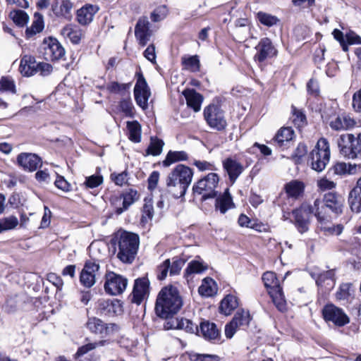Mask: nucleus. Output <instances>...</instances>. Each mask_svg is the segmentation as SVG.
<instances>
[{
	"label": "nucleus",
	"mask_w": 361,
	"mask_h": 361,
	"mask_svg": "<svg viewBox=\"0 0 361 361\" xmlns=\"http://www.w3.org/2000/svg\"><path fill=\"white\" fill-rule=\"evenodd\" d=\"M103 183V177L99 175H92L86 178L85 185L87 188H94Z\"/></svg>",
	"instance_id": "e2e57ef3"
},
{
	"label": "nucleus",
	"mask_w": 361,
	"mask_h": 361,
	"mask_svg": "<svg viewBox=\"0 0 361 361\" xmlns=\"http://www.w3.org/2000/svg\"><path fill=\"white\" fill-rule=\"evenodd\" d=\"M183 64L185 69L192 72H197L200 70V61L197 56L183 58Z\"/></svg>",
	"instance_id": "603ef678"
},
{
	"label": "nucleus",
	"mask_w": 361,
	"mask_h": 361,
	"mask_svg": "<svg viewBox=\"0 0 361 361\" xmlns=\"http://www.w3.org/2000/svg\"><path fill=\"white\" fill-rule=\"evenodd\" d=\"M330 159V147L326 139L321 138L310 153L308 163L313 170L322 171Z\"/></svg>",
	"instance_id": "39448f33"
},
{
	"label": "nucleus",
	"mask_w": 361,
	"mask_h": 361,
	"mask_svg": "<svg viewBox=\"0 0 361 361\" xmlns=\"http://www.w3.org/2000/svg\"><path fill=\"white\" fill-rule=\"evenodd\" d=\"M73 7V4L70 0H51V9L59 18L71 19Z\"/></svg>",
	"instance_id": "2eb2a0df"
},
{
	"label": "nucleus",
	"mask_w": 361,
	"mask_h": 361,
	"mask_svg": "<svg viewBox=\"0 0 361 361\" xmlns=\"http://www.w3.org/2000/svg\"><path fill=\"white\" fill-rule=\"evenodd\" d=\"M322 201L324 206L333 212L337 214L342 213L343 200L336 193L329 192L325 194L324 200Z\"/></svg>",
	"instance_id": "a878e982"
},
{
	"label": "nucleus",
	"mask_w": 361,
	"mask_h": 361,
	"mask_svg": "<svg viewBox=\"0 0 361 361\" xmlns=\"http://www.w3.org/2000/svg\"><path fill=\"white\" fill-rule=\"evenodd\" d=\"M190 361H219V357L212 354H190Z\"/></svg>",
	"instance_id": "4d7b16f0"
},
{
	"label": "nucleus",
	"mask_w": 361,
	"mask_h": 361,
	"mask_svg": "<svg viewBox=\"0 0 361 361\" xmlns=\"http://www.w3.org/2000/svg\"><path fill=\"white\" fill-rule=\"evenodd\" d=\"M223 166L228 173L230 180L233 183L243 171V165L236 159L228 157L223 161Z\"/></svg>",
	"instance_id": "5701e85b"
},
{
	"label": "nucleus",
	"mask_w": 361,
	"mask_h": 361,
	"mask_svg": "<svg viewBox=\"0 0 361 361\" xmlns=\"http://www.w3.org/2000/svg\"><path fill=\"white\" fill-rule=\"evenodd\" d=\"M18 163L23 169L34 171L42 164L40 157L35 154L21 153L18 156Z\"/></svg>",
	"instance_id": "f3484780"
},
{
	"label": "nucleus",
	"mask_w": 361,
	"mask_h": 361,
	"mask_svg": "<svg viewBox=\"0 0 361 361\" xmlns=\"http://www.w3.org/2000/svg\"><path fill=\"white\" fill-rule=\"evenodd\" d=\"M188 159V154L185 151H169L163 161L164 166H169L172 164Z\"/></svg>",
	"instance_id": "4c0bfd02"
},
{
	"label": "nucleus",
	"mask_w": 361,
	"mask_h": 361,
	"mask_svg": "<svg viewBox=\"0 0 361 361\" xmlns=\"http://www.w3.org/2000/svg\"><path fill=\"white\" fill-rule=\"evenodd\" d=\"M111 178V180L119 186H123L127 183V173L125 171L118 174L112 173Z\"/></svg>",
	"instance_id": "774afa93"
},
{
	"label": "nucleus",
	"mask_w": 361,
	"mask_h": 361,
	"mask_svg": "<svg viewBox=\"0 0 361 361\" xmlns=\"http://www.w3.org/2000/svg\"><path fill=\"white\" fill-rule=\"evenodd\" d=\"M45 54L51 60H58L64 56L65 49L57 39L49 38L48 41H45Z\"/></svg>",
	"instance_id": "412c9836"
},
{
	"label": "nucleus",
	"mask_w": 361,
	"mask_h": 361,
	"mask_svg": "<svg viewBox=\"0 0 361 361\" xmlns=\"http://www.w3.org/2000/svg\"><path fill=\"white\" fill-rule=\"evenodd\" d=\"M128 279L121 275L114 272H109L106 274L104 289L106 292L112 295L122 293L126 288Z\"/></svg>",
	"instance_id": "9d476101"
},
{
	"label": "nucleus",
	"mask_w": 361,
	"mask_h": 361,
	"mask_svg": "<svg viewBox=\"0 0 361 361\" xmlns=\"http://www.w3.org/2000/svg\"><path fill=\"white\" fill-rule=\"evenodd\" d=\"M200 331L203 336L209 340H214L219 336L216 324L209 322H203L200 324Z\"/></svg>",
	"instance_id": "e433bc0d"
},
{
	"label": "nucleus",
	"mask_w": 361,
	"mask_h": 361,
	"mask_svg": "<svg viewBox=\"0 0 361 361\" xmlns=\"http://www.w3.org/2000/svg\"><path fill=\"white\" fill-rule=\"evenodd\" d=\"M99 269V264L91 260L87 261L80 274V283L86 288L93 286L96 283V275Z\"/></svg>",
	"instance_id": "f8f14e48"
},
{
	"label": "nucleus",
	"mask_w": 361,
	"mask_h": 361,
	"mask_svg": "<svg viewBox=\"0 0 361 361\" xmlns=\"http://www.w3.org/2000/svg\"><path fill=\"white\" fill-rule=\"evenodd\" d=\"M269 294L272 298V301L276 307L280 311H284L286 310V300L281 287L276 290H269Z\"/></svg>",
	"instance_id": "a19ab883"
},
{
	"label": "nucleus",
	"mask_w": 361,
	"mask_h": 361,
	"mask_svg": "<svg viewBox=\"0 0 361 361\" xmlns=\"http://www.w3.org/2000/svg\"><path fill=\"white\" fill-rule=\"evenodd\" d=\"M137 80L134 87L135 99L137 104L145 110L148 108V100L151 92L142 73H137Z\"/></svg>",
	"instance_id": "1a4fd4ad"
},
{
	"label": "nucleus",
	"mask_w": 361,
	"mask_h": 361,
	"mask_svg": "<svg viewBox=\"0 0 361 361\" xmlns=\"http://www.w3.org/2000/svg\"><path fill=\"white\" fill-rule=\"evenodd\" d=\"M257 18L262 24L267 26H272L278 22L276 16L263 12L257 13Z\"/></svg>",
	"instance_id": "6e6d98bb"
},
{
	"label": "nucleus",
	"mask_w": 361,
	"mask_h": 361,
	"mask_svg": "<svg viewBox=\"0 0 361 361\" xmlns=\"http://www.w3.org/2000/svg\"><path fill=\"white\" fill-rule=\"evenodd\" d=\"M219 181V176L215 173H210L193 185L192 192L194 195H201L202 200L214 198L216 196V188Z\"/></svg>",
	"instance_id": "423d86ee"
},
{
	"label": "nucleus",
	"mask_w": 361,
	"mask_h": 361,
	"mask_svg": "<svg viewBox=\"0 0 361 361\" xmlns=\"http://www.w3.org/2000/svg\"><path fill=\"white\" fill-rule=\"evenodd\" d=\"M168 15V8L166 6H160L156 8L151 13V19L154 22L164 20Z\"/></svg>",
	"instance_id": "5fc2aeb1"
},
{
	"label": "nucleus",
	"mask_w": 361,
	"mask_h": 361,
	"mask_svg": "<svg viewBox=\"0 0 361 361\" xmlns=\"http://www.w3.org/2000/svg\"><path fill=\"white\" fill-rule=\"evenodd\" d=\"M87 329L92 333L98 334H109L114 331L118 330V326L115 324H104L101 319L92 317L86 324Z\"/></svg>",
	"instance_id": "4468645a"
},
{
	"label": "nucleus",
	"mask_w": 361,
	"mask_h": 361,
	"mask_svg": "<svg viewBox=\"0 0 361 361\" xmlns=\"http://www.w3.org/2000/svg\"><path fill=\"white\" fill-rule=\"evenodd\" d=\"M98 308L102 313L111 316L121 314L123 312L122 304L118 300H99Z\"/></svg>",
	"instance_id": "aec40b11"
},
{
	"label": "nucleus",
	"mask_w": 361,
	"mask_h": 361,
	"mask_svg": "<svg viewBox=\"0 0 361 361\" xmlns=\"http://www.w3.org/2000/svg\"><path fill=\"white\" fill-rule=\"evenodd\" d=\"M164 145V142L161 140L157 137H151L150 143L147 149V154L158 156L161 153Z\"/></svg>",
	"instance_id": "49530a36"
},
{
	"label": "nucleus",
	"mask_w": 361,
	"mask_h": 361,
	"mask_svg": "<svg viewBox=\"0 0 361 361\" xmlns=\"http://www.w3.org/2000/svg\"><path fill=\"white\" fill-rule=\"evenodd\" d=\"M126 127L128 130V138L130 141L138 143L141 141L142 128L137 121H127Z\"/></svg>",
	"instance_id": "72a5a7b5"
},
{
	"label": "nucleus",
	"mask_w": 361,
	"mask_h": 361,
	"mask_svg": "<svg viewBox=\"0 0 361 361\" xmlns=\"http://www.w3.org/2000/svg\"><path fill=\"white\" fill-rule=\"evenodd\" d=\"M265 287L269 290H276L281 288L279 281L276 278V274L272 271H267L262 276Z\"/></svg>",
	"instance_id": "37998d69"
},
{
	"label": "nucleus",
	"mask_w": 361,
	"mask_h": 361,
	"mask_svg": "<svg viewBox=\"0 0 361 361\" xmlns=\"http://www.w3.org/2000/svg\"><path fill=\"white\" fill-rule=\"evenodd\" d=\"M139 199V195L137 191L133 189H130L128 191L123 192L121 197L120 200H122V207L116 208V213L118 214H122L125 210L128 209V208L135 202Z\"/></svg>",
	"instance_id": "7c9ffc66"
},
{
	"label": "nucleus",
	"mask_w": 361,
	"mask_h": 361,
	"mask_svg": "<svg viewBox=\"0 0 361 361\" xmlns=\"http://www.w3.org/2000/svg\"><path fill=\"white\" fill-rule=\"evenodd\" d=\"M149 23L146 17L140 18L135 27V35L139 44L145 46L149 40L152 32L149 27Z\"/></svg>",
	"instance_id": "dca6fc26"
},
{
	"label": "nucleus",
	"mask_w": 361,
	"mask_h": 361,
	"mask_svg": "<svg viewBox=\"0 0 361 361\" xmlns=\"http://www.w3.org/2000/svg\"><path fill=\"white\" fill-rule=\"evenodd\" d=\"M293 135L294 131L291 128H281L275 136V142L279 146H283L285 142H288L293 139Z\"/></svg>",
	"instance_id": "79ce46f5"
},
{
	"label": "nucleus",
	"mask_w": 361,
	"mask_h": 361,
	"mask_svg": "<svg viewBox=\"0 0 361 361\" xmlns=\"http://www.w3.org/2000/svg\"><path fill=\"white\" fill-rule=\"evenodd\" d=\"M149 281L146 277L139 278L135 280L132 302L140 305L149 295Z\"/></svg>",
	"instance_id": "ddd939ff"
},
{
	"label": "nucleus",
	"mask_w": 361,
	"mask_h": 361,
	"mask_svg": "<svg viewBox=\"0 0 361 361\" xmlns=\"http://www.w3.org/2000/svg\"><path fill=\"white\" fill-rule=\"evenodd\" d=\"M37 63L34 56L24 55L20 61V71L24 76H31L36 73Z\"/></svg>",
	"instance_id": "cd10ccee"
},
{
	"label": "nucleus",
	"mask_w": 361,
	"mask_h": 361,
	"mask_svg": "<svg viewBox=\"0 0 361 361\" xmlns=\"http://www.w3.org/2000/svg\"><path fill=\"white\" fill-rule=\"evenodd\" d=\"M182 305V298L178 289L172 286H169L163 288L159 293L155 310L159 317L168 319L176 314Z\"/></svg>",
	"instance_id": "f257e3e1"
},
{
	"label": "nucleus",
	"mask_w": 361,
	"mask_h": 361,
	"mask_svg": "<svg viewBox=\"0 0 361 361\" xmlns=\"http://www.w3.org/2000/svg\"><path fill=\"white\" fill-rule=\"evenodd\" d=\"M337 143L341 154L345 158H361V133L356 136L351 133L341 135Z\"/></svg>",
	"instance_id": "20e7f679"
},
{
	"label": "nucleus",
	"mask_w": 361,
	"mask_h": 361,
	"mask_svg": "<svg viewBox=\"0 0 361 361\" xmlns=\"http://www.w3.org/2000/svg\"><path fill=\"white\" fill-rule=\"evenodd\" d=\"M193 177L192 169L183 164L177 165L169 173L166 180L167 190L175 198L183 197Z\"/></svg>",
	"instance_id": "f03ea898"
},
{
	"label": "nucleus",
	"mask_w": 361,
	"mask_h": 361,
	"mask_svg": "<svg viewBox=\"0 0 361 361\" xmlns=\"http://www.w3.org/2000/svg\"><path fill=\"white\" fill-rule=\"evenodd\" d=\"M54 184L56 188L64 191L68 192L71 190V185L70 183L61 176H58Z\"/></svg>",
	"instance_id": "69168bd1"
},
{
	"label": "nucleus",
	"mask_w": 361,
	"mask_h": 361,
	"mask_svg": "<svg viewBox=\"0 0 361 361\" xmlns=\"http://www.w3.org/2000/svg\"><path fill=\"white\" fill-rule=\"evenodd\" d=\"M119 109L126 117H135V110L130 98L122 99L119 103Z\"/></svg>",
	"instance_id": "de8ad7c7"
},
{
	"label": "nucleus",
	"mask_w": 361,
	"mask_h": 361,
	"mask_svg": "<svg viewBox=\"0 0 361 361\" xmlns=\"http://www.w3.org/2000/svg\"><path fill=\"white\" fill-rule=\"evenodd\" d=\"M319 228L321 231L324 233L326 235H340L343 230V226L341 224L338 225H332V226H327L326 225V223L320 224Z\"/></svg>",
	"instance_id": "864d4df0"
},
{
	"label": "nucleus",
	"mask_w": 361,
	"mask_h": 361,
	"mask_svg": "<svg viewBox=\"0 0 361 361\" xmlns=\"http://www.w3.org/2000/svg\"><path fill=\"white\" fill-rule=\"evenodd\" d=\"M354 289L351 283H346L340 286L338 291L336 293V298L338 300H349L353 298Z\"/></svg>",
	"instance_id": "ea45409f"
},
{
	"label": "nucleus",
	"mask_w": 361,
	"mask_h": 361,
	"mask_svg": "<svg viewBox=\"0 0 361 361\" xmlns=\"http://www.w3.org/2000/svg\"><path fill=\"white\" fill-rule=\"evenodd\" d=\"M235 207L232 197L229 193L228 188L226 189L224 193L219 195L215 200L214 208L221 214H225L231 209Z\"/></svg>",
	"instance_id": "393cba45"
},
{
	"label": "nucleus",
	"mask_w": 361,
	"mask_h": 361,
	"mask_svg": "<svg viewBox=\"0 0 361 361\" xmlns=\"http://www.w3.org/2000/svg\"><path fill=\"white\" fill-rule=\"evenodd\" d=\"M185 264L184 260L179 257H174L172 259V262H170L169 274L171 276L179 274L182 267Z\"/></svg>",
	"instance_id": "13d9d810"
},
{
	"label": "nucleus",
	"mask_w": 361,
	"mask_h": 361,
	"mask_svg": "<svg viewBox=\"0 0 361 361\" xmlns=\"http://www.w3.org/2000/svg\"><path fill=\"white\" fill-rule=\"evenodd\" d=\"M204 116L207 124L218 130H224L226 126V121L224 112L216 105H209L204 110Z\"/></svg>",
	"instance_id": "6e6552de"
},
{
	"label": "nucleus",
	"mask_w": 361,
	"mask_h": 361,
	"mask_svg": "<svg viewBox=\"0 0 361 361\" xmlns=\"http://www.w3.org/2000/svg\"><path fill=\"white\" fill-rule=\"evenodd\" d=\"M18 224V219L15 216L0 219V233L16 228Z\"/></svg>",
	"instance_id": "c03bdc74"
},
{
	"label": "nucleus",
	"mask_w": 361,
	"mask_h": 361,
	"mask_svg": "<svg viewBox=\"0 0 361 361\" xmlns=\"http://www.w3.org/2000/svg\"><path fill=\"white\" fill-rule=\"evenodd\" d=\"M106 341H100L98 343H88L85 345L81 346L78 348L77 353H75V357H79L85 353H88L89 351L94 349L99 345H104Z\"/></svg>",
	"instance_id": "bf43d9fd"
},
{
	"label": "nucleus",
	"mask_w": 361,
	"mask_h": 361,
	"mask_svg": "<svg viewBox=\"0 0 361 361\" xmlns=\"http://www.w3.org/2000/svg\"><path fill=\"white\" fill-rule=\"evenodd\" d=\"M313 212L312 207L308 204H302L299 208L293 211L294 224L300 233H304L309 230L310 218Z\"/></svg>",
	"instance_id": "0eeeda50"
},
{
	"label": "nucleus",
	"mask_w": 361,
	"mask_h": 361,
	"mask_svg": "<svg viewBox=\"0 0 361 361\" xmlns=\"http://www.w3.org/2000/svg\"><path fill=\"white\" fill-rule=\"evenodd\" d=\"M166 329H183L188 333H195L198 331L197 325L191 320L185 318H176L166 322Z\"/></svg>",
	"instance_id": "b1692460"
},
{
	"label": "nucleus",
	"mask_w": 361,
	"mask_h": 361,
	"mask_svg": "<svg viewBox=\"0 0 361 361\" xmlns=\"http://www.w3.org/2000/svg\"><path fill=\"white\" fill-rule=\"evenodd\" d=\"M312 207L314 210L313 213L320 224H324L329 221L327 208L324 206L322 200L319 199L315 200L314 206Z\"/></svg>",
	"instance_id": "f704fd0d"
},
{
	"label": "nucleus",
	"mask_w": 361,
	"mask_h": 361,
	"mask_svg": "<svg viewBox=\"0 0 361 361\" xmlns=\"http://www.w3.org/2000/svg\"><path fill=\"white\" fill-rule=\"evenodd\" d=\"M154 216V209L151 200H145V204L142 208V214L141 221L142 223H147L151 221Z\"/></svg>",
	"instance_id": "8fccbe9b"
},
{
	"label": "nucleus",
	"mask_w": 361,
	"mask_h": 361,
	"mask_svg": "<svg viewBox=\"0 0 361 361\" xmlns=\"http://www.w3.org/2000/svg\"><path fill=\"white\" fill-rule=\"evenodd\" d=\"M208 268V264L203 260L200 259H194L188 263L187 268L185 270L184 276L187 280H189L192 279V276L193 274H202L207 271Z\"/></svg>",
	"instance_id": "c85d7f7f"
},
{
	"label": "nucleus",
	"mask_w": 361,
	"mask_h": 361,
	"mask_svg": "<svg viewBox=\"0 0 361 361\" xmlns=\"http://www.w3.org/2000/svg\"><path fill=\"white\" fill-rule=\"evenodd\" d=\"M53 71L52 66L46 62H40L37 63V73H40L42 75H48Z\"/></svg>",
	"instance_id": "338daca9"
},
{
	"label": "nucleus",
	"mask_w": 361,
	"mask_h": 361,
	"mask_svg": "<svg viewBox=\"0 0 361 361\" xmlns=\"http://www.w3.org/2000/svg\"><path fill=\"white\" fill-rule=\"evenodd\" d=\"M304 188V183L297 180H291L285 186V190L288 195L293 198L299 197L303 193Z\"/></svg>",
	"instance_id": "c9c22d12"
},
{
	"label": "nucleus",
	"mask_w": 361,
	"mask_h": 361,
	"mask_svg": "<svg viewBox=\"0 0 361 361\" xmlns=\"http://www.w3.org/2000/svg\"><path fill=\"white\" fill-rule=\"evenodd\" d=\"M9 16L19 26H24L29 20L28 15L21 10L11 11Z\"/></svg>",
	"instance_id": "09e8293b"
},
{
	"label": "nucleus",
	"mask_w": 361,
	"mask_h": 361,
	"mask_svg": "<svg viewBox=\"0 0 361 361\" xmlns=\"http://www.w3.org/2000/svg\"><path fill=\"white\" fill-rule=\"evenodd\" d=\"M237 298L232 295H226L221 302L219 306L220 312L226 316L230 315L238 307Z\"/></svg>",
	"instance_id": "2f4dec72"
},
{
	"label": "nucleus",
	"mask_w": 361,
	"mask_h": 361,
	"mask_svg": "<svg viewBox=\"0 0 361 361\" xmlns=\"http://www.w3.org/2000/svg\"><path fill=\"white\" fill-rule=\"evenodd\" d=\"M322 315L326 321H331L338 326H343L350 322L349 317L343 310L333 304L326 305L323 308Z\"/></svg>",
	"instance_id": "9b49d317"
},
{
	"label": "nucleus",
	"mask_w": 361,
	"mask_h": 361,
	"mask_svg": "<svg viewBox=\"0 0 361 361\" xmlns=\"http://www.w3.org/2000/svg\"><path fill=\"white\" fill-rule=\"evenodd\" d=\"M187 105L192 108L194 111L197 112L201 109L203 97L194 90L187 89L183 92Z\"/></svg>",
	"instance_id": "c756f323"
},
{
	"label": "nucleus",
	"mask_w": 361,
	"mask_h": 361,
	"mask_svg": "<svg viewBox=\"0 0 361 361\" xmlns=\"http://www.w3.org/2000/svg\"><path fill=\"white\" fill-rule=\"evenodd\" d=\"M353 190H350L348 195V204L350 209L355 213L361 212V198Z\"/></svg>",
	"instance_id": "3c124183"
},
{
	"label": "nucleus",
	"mask_w": 361,
	"mask_h": 361,
	"mask_svg": "<svg viewBox=\"0 0 361 361\" xmlns=\"http://www.w3.org/2000/svg\"><path fill=\"white\" fill-rule=\"evenodd\" d=\"M99 8L97 5L85 4L77 11V20L82 25L90 23Z\"/></svg>",
	"instance_id": "4be33fe9"
},
{
	"label": "nucleus",
	"mask_w": 361,
	"mask_h": 361,
	"mask_svg": "<svg viewBox=\"0 0 361 361\" xmlns=\"http://www.w3.org/2000/svg\"><path fill=\"white\" fill-rule=\"evenodd\" d=\"M61 34L66 38H68L75 44L80 43L84 32L78 25L68 24L63 27L61 30Z\"/></svg>",
	"instance_id": "bb28decb"
},
{
	"label": "nucleus",
	"mask_w": 361,
	"mask_h": 361,
	"mask_svg": "<svg viewBox=\"0 0 361 361\" xmlns=\"http://www.w3.org/2000/svg\"><path fill=\"white\" fill-rule=\"evenodd\" d=\"M116 239L117 257L123 263L131 264L137 255L140 245L138 235L121 231L116 235Z\"/></svg>",
	"instance_id": "7ed1b4c3"
},
{
	"label": "nucleus",
	"mask_w": 361,
	"mask_h": 361,
	"mask_svg": "<svg viewBox=\"0 0 361 361\" xmlns=\"http://www.w3.org/2000/svg\"><path fill=\"white\" fill-rule=\"evenodd\" d=\"M44 28V20L42 15L35 13V20L32 25L25 30L26 37L30 38L35 35L39 33Z\"/></svg>",
	"instance_id": "58836bf2"
},
{
	"label": "nucleus",
	"mask_w": 361,
	"mask_h": 361,
	"mask_svg": "<svg viewBox=\"0 0 361 361\" xmlns=\"http://www.w3.org/2000/svg\"><path fill=\"white\" fill-rule=\"evenodd\" d=\"M293 122L298 127H302L305 123V116L299 110H297L295 108L293 109V116H292Z\"/></svg>",
	"instance_id": "0e129e2a"
},
{
	"label": "nucleus",
	"mask_w": 361,
	"mask_h": 361,
	"mask_svg": "<svg viewBox=\"0 0 361 361\" xmlns=\"http://www.w3.org/2000/svg\"><path fill=\"white\" fill-rule=\"evenodd\" d=\"M0 90L15 93L16 87L13 80L8 77H2L0 80Z\"/></svg>",
	"instance_id": "052dcab7"
},
{
	"label": "nucleus",
	"mask_w": 361,
	"mask_h": 361,
	"mask_svg": "<svg viewBox=\"0 0 361 361\" xmlns=\"http://www.w3.org/2000/svg\"><path fill=\"white\" fill-rule=\"evenodd\" d=\"M217 287L216 282L212 278L203 279L201 286L198 288L199 293L204 297H211L216 293Z\"/></svg>",
	"instance_id": "473e14b6"
},
{
	"label": "nucleus",
	"mask_w": 361,
	"mask_h": 361,
	"mask_svg": "<svg viewBox=\"0 0 361 361\" xmlns=\"http://www.w3.org/2000/svg\"><path fill=\"white\" fill-rule=\"evenodd\" d=\"M256 49L257 53L255 55V59L259 62H262L267 58L274 56L276 52L271 40L268 38L261 39L256 47Z\"/></svg>",
	"instance_id": "6ab92c4d"
},
{
	"label": "nucleus",
	"mask_w": 361,
	"mask_h": 361,
	"mask_svg": "<svg viewBox=\"0 0 361 361\" xmlns=\"http://www.w3.org/2000/svg\"><path fill=\"white\" fill-rule=\"evenodd\" d=\"M232 320L235 321L237 326L240 328L247 326L251 320V317L248 311L239 310L236 312Z\"/></svg>",
	"instance_id": "a18cd8bd"
},
{
	"label": "nucleus",
	"mask_w": 361,
	"mask_h": 361,
	"mask_svg": "<svg viewBox=\"0 0 361 361\" xmlns=\"http://www.w3.org/2000/svg\"><path fill=\"white\" fill-rule=\"evenodd\" d=\"M356 122L348 114H342L331 118L330 127L335 130H346L353 128Z\"/></svg>",
	"instance_id": "a211bd4d"
},
{
	"label": "nucleus",
	"mask_w": 361,
	"mask_h": 361,
	"mask_svg": "<svg viewBox=\"0 0 361 361\" xmlns=\"http://www.w3.org/2000/svg\"><path fill=\"white\" fill-rule=\"evenodd\" d=\"M170 259H167L157 267V277L159 280H164L169 271Z\"/></svg>",
	"instance_id": "680f3d73"
}]
</instances>
